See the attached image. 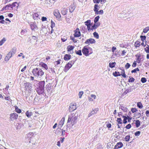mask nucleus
Returning a JSON list of instances; mask_svg holds the SVG:
<instances>
[{
	"mask_svg": "<svg viewBox=\"0 0 149 149\" xmlns=\"http://www.w3.org/2000/svg\"><path fill=\"white\" fill-rule=\"evenodd\" d=\"M45 84V81H40L38 83V86L36 88V91L37 93L39 95H44L45 94L44 90Z\"/></svg>",
	"mask_w": 149,
	"mask_h": 149,
	"instance_id": "nucleus-1",
	"label": "nucleus"
},
{
	"mask_svg": "<svg viewBox=\"0 0 149 149\" xmlns=\"http://www.w3.org/2000/svg\"><path fill=\"white\" fill-rule=\"evenodd\" d=\"M32 73L35 77L38 78H41L44 74V71L40 68H34L32 70Z\"/></svg>",
	"mask_w": 149,
	"mask_h": 149,
	"instance_id": "nucleus-2",
	"label": "nucleus"
},
{
	"mask_svg": "<svg viewBox=\"0 0 149 149\" xmlns=\"http://www.w3.org/2000/svg\"><path fill=\"white\" fill-rule=\"evenodd\" d=\"M77 119V116L74 113H71L68 116V123L71 122L72 125L75 124Z\"/></svg>",
	"mask_w": 149,
	"mask_h": 149,
	"instance_id": "nucleus-3",
	"label": "nucleus"
},
{
	"mask_svg": "<svg viewBox=\"0 0 149 149\" xmlns=\"http://www.w3.org/2000/svg\"><path fill=\"white\" fill-rule=\"evenodd\" d=\"M82 52L83 54L86 56H88L89 55L92 53V50L91 48L88 47V46H84L82 50Z\"/></svg>",
	"mask_w": 149,
	"mask_h": 149,
	"instance_id": "nucleus-4",
	"label": "nucleus"
},
{
	"mask_svg": "<svg viewBox=\"0 0 149 149\" xmlns=\"http://www.w3.org/2000/svg\"><path fill=\"white\" fill-rule=\"evenodd\" d=\"M24 86L25 90L28 92H30L32 90V84L29 82H26L24 83Z\"/></svg>",
	"mask_w": 149,
	"mask_h": 149,
	"instance_id": "nucleus-5",
	"label": "nucleus"
},
{
	"mask_svg": "<svg viewBox=\"0 0 149 149\" xmlns=\"http://www.w3.org/2000/svg\"><path fill=\"white\" fill-rule=\"evenodd\" d=\"M45 89L47 93L49 94H51L52 93L54 88L51 83H48L46 86Z\"/></svg>",
	"mask_w": 149,
	"mask_h": 149,
	"instance_id": "nucleus-6",
	"label": "nucleus"
},
{
	"mask_svg": "<svg viewBox=\"0 0 149 149\" xmlns=\"http://www.w3.org/2000/svg\"><path fill=\"white\" fill-rule=\"evenodd\" d=\"M77 109L75 103H71L69 106V110L70 112H72Z\"/></svg>",
	"mask_w": 149,
	"mask_h": 149,
	"instance_id": "nucleus-7",
	"label": "nucleus"
},
{
	"mask_svg": "<svg viewBox=\"0 0 149 149\" xmlns=\"http://www.w3.org/2000/svg\"><path fill=\"white\" fill-rule=\"evenodd\" d=\"M10 116V120L12 121L16 120L18 117V115L15 113H11Z\"/></svg>",
	"mask_w": 149,
	"mask_h": 149,
	"instance_id": "nucleus-8",
	"label": "nucleus"
},
{
	"mask_svg": "<svg viewBox=\"0 0 149 149\" xmlns=\"http://www.w3.org/2000/svg\"><path fill=\"white\" fill-rule=\"evenodd\" d=\"M31 28L32 30L36 31L38 29V28L35 23L31 22L30 24Z\"/></svg>",
	"mask_w": 149,
	"mask_h": 149,
	"instance_id": "nucleus-9",
	"label": "nucleus"
},
{
	"mask_svg": "<svg viewBox=\"0 0 149 149\" xmlns=\"http://www.w3.org/2000/svg\"><path fill=\"white\" fill-rule=\"evenodd\" d=\"M95 40L93 38H90L87 39L85 42L86 44L89 45L90 44H94L95 42Z\"/></svg>",
	"mask_w": 149,
	"mask_h": 149,
	"instance_id": "nucleus-10",
	"label": "nucleus"
},
{
	"mask_svg": "<svg viewBox=\"0 0 149 149\" xmlns=\"http://www.w3.org/2000/svg\"><path fill=\"white\" fill-rule=\"evenodd\" d=\"M99 109L98 108L95 109H93V111H91L89 114H88V117H90L91 116L94 115L97 113Z\"/></svg>",
	"mask_w": 149,
	"mask_h": 149,
	"instance_id": "nucleus-11",
	"label": "nucleus"
},
{
	"mask_svg": "<svg viewBox=\"0 0 149 149\" xmlns=\"http://www.w3.org/2000/svg\"><path fill=\"white\" fill-rule=\"evenodd\" d=\"M2 10H13L12 8V7L11 5L9 4L8 5H6L5 7H4L2 8Z\"/></svg>",
	"mask_w": 149,
	"mask_h": 149,
	"instance_id": "nucleus-12",
	"label": "nucleus"
},
{
	"mask_svg": "<svg viewBox=\"0 0 149 149\" xmlns=\"http://www.w3.org/2000/svg\"><path fill=\"white\" fill-rule=\"evenodd\" d=\"M74 37H79L80 36V32L79 31V28H77L76 29L74 32Z\"/></svg>",
	"mask_w": 149,
	"mask_h": 149,
	"instance_id": "nucleus-13",
	"label": "nucleus"
},
{
	"mask_svg": "<svg viewBox=\"0 0 149 149\" xmlns=\"http://www.w3.org/2000/svg\"><path fill=\"white\" fill-rule=\"evenodd\" d=\"M72 67V65H70L69 63H67L64 67V71L66 72Z\"/></svg>",
	"mask_w": 149,
	"mask_h": 149,
	"instance_id": "nucleus-14",
	"label": "nucleus"
},
{
	"mask_svg": "<svg viewBox=\"0 0 149 149\" xmlns=\"http://www.w3.org/2000/svg\"><path fill=\"white\" fill-rule=\"evenodd\" d=\"M93 2L95 3H98L100 2L102 4H104L106 2V0H93Z\"/></svg>",
	"mask_w": 149,
	"mask_h": 149,
	"instance_id": "nucleus-15",
	"label": "nucleus"
},
{
	"mask_svg": "<svg viewBox=\"0 0 149 149\" xmlns=\"http://www.w3.org/2000/svg\"><path fill=\"white\" fill-rule=\"evenodd\" d=\"M123 146V144L122 142H118L115 146L114 148L115 149H118L122 147Z\"/></svg>",
	"mask_w": 149,
	"mask_h": 149,
	"instance_id": "nucleus-16",
	"label": "nucleus"
},
{
	"mask_svg": "<svg viewBox=\"0 0 149 149\" xmlns=\"http://www.w3.org/2000/svg\"><path fill=\"white\" fill-rule=\"evenodd\" d=\"M12 54L11 52H9L6 55L5 58V60L7 61L12 56Z\"/></svg>",
	"mask_w": 149,
	"mask_h": 149,
	"instance_id": "nucleus-17",
	"label": "nucleus"
},
{
	"mask_svg": "<svg viewBox=\"0 0 149 149\" xmlns=\"http://www.w3.org/2000/svg\"><path fill=\"white\" fill-rule=\"evenodd\" d=\"M54 15L57 18H59L61 17V15L59 13L58 10H56L54 12Z\"/></svg>",
	"mask_w": 149,
	"mask_h": 149,
	"instance_id": "nucleus-18",
	"label": "nucleus"
},
{
	"mask_svg": "<svg viewBox=\"0 0 149 149\" xmlns=\"http://www.w3.org/2000/svg\"><path fill=\"white\" fill-rule=\"evenodd\" d=\"M65 121V118L63 117L61 119V121H60L58 126L59 127H61L64 123Z\"/></svg>",
	"mask_w": 149,
	"mask_h": 149,
	"instance_id": "nucleus-19",
	"label": "nucleus"
},
{
	"mask_svg": "<svg viewBox=\"0 0 149 149\" xmlns=\"http://www.w3.org/2000/svg\"><path fill=\"white\" fill-rule=\"evenodd\" d=\"M40 16L38 13H35L33 15V17L34 19L38 20L40 19Z\"/></svg>",
	"mask_w": 149,
	"mask_h": 149,
	"instance_id": "nucleus-20",
	"label": "nucleus"
},
{
	"mask_svg": "<svg viewBox=\"0 0 149 149\" xmlns=\"http://www.w3.org/2000/svg\"><path fill=\"white\" fill-rule=\"evenodd\" d=\"M75 8L74 5L73 4L70 6L69 7V11L71 13H72L74 11Z\"/></svg>",
	"mask_w": 149,
	"mask_h": 149,
	"instance_id": "nucleus-21",
	"label": "nucleus"
},
{
	"mask_svg": "<svg viewBox=\"0 0 149 149\" xmlns=\"http://www.w3.org/2000/svg\"><path fill=\"white\" fill-rule=\"evenodd\" d=\"M131 89H130V87H129L128 89H126L125 90L124 92L123 93V95H126L128 93L132 92V90H131Z\"/></svg>",
	"mask_w": 149,
	"mask_h": 149,
	"instance_id": "nucleus-22",
	"label": "nucleus"
},
{
	"mask_svg": "<svg viewBox=\"0 0 149 149\" xmlns=\"http://www.w3.org/2000/svg\"><path fill=\"white\" fill-rule=\"evenodd\" d=\"M100 24L99 23L95 24L93 26H92L91 29L92 30H93V29H96L98 26H100Z\"/></svg>",
	"mask_w": 149,
	"mask_h": 149,
	"instance_id": "nucleus-23",
	"label": "nucleus"
},
{
	"mask_svg": "<svg viewBox=\"0 0 149 149\" xmlns=\"http://www.w3.org/2000/svg\"><path fill=\"white\" fill-rule=\"evenodd\" d=\"M71 56L70 55L66 54L64 56V59L65 61L69 60L70 59Z\"/></svg>",
	"mask_w": 149,
	"mask_h": 149,
	"instance_id": "nucleus-24",
	"label": "nucleus"
},
{
	"mask_svg": "<svg viewBox=\"0 0 149 149\" xmlns=\"http://www.w3.org/2000/svg\"><path fill=\"white\" fill-rule=\"evenodd\" d=\"M135 56L137 58L136 59V61L137 63H140L141 59V55H139L137 56V55H135Z\"/></svg>",
	"mask_w": 149,
	"mask_h": 149,
	"instance_id": "nucleus-25",
	"label": "nucleus"
},
{
	"mask_svg": "<svg viewBox=\"0 0 149 149\" xmlns=\"http://www.w3.org/2000/svg\"><path fill=\"white\" fill-rule=\"evenodd\" d=\"M11 5L12 6L13 9L15 7L17 9L18 6H19V4L17 2H15L13 3Z\"/></svg>",
	"mask_w": 149,
	"mask_h": 149,
	"instance_id": "nucleus-26",
	"label": "nucleus"
},
{
	"mask_svg": "<svg viewBox=\"0 0 149 149\" xmlns=\"http://www.w3.org/2000/svg\"><path fill=\"white\" fill-rule=\"evenodd\" d=\"M74 47L73 46L69 45L67 47V49L68 51H70L73 50Z\"/></svg>",
	"mask_w": 149,
	"mask_h": 149,
	"instance_id": "nucleus-27",
	"label": "nucleus"
},
{
	"mask_svg": "<svg viewBox=\"0 0 149 149\" xmlns=\"http://www.w3.org/2000/svg\"><path fill=\"white\" fill-rule=\"evenodd\" d=\"M99 7V5L98 4H95L94 6V11L95 12V13L97 12L98 10V8Z\"/></svg>",
	"mask_w": 149,
	"mask_h": 149,
	"instance_id": "nucleus-28",
	"label": "nucleus"
},
{
	"mask_svg": "<svg viewBox=\"0 0 149 149\" xmlns=\"http://www.w3.org/2000/svg\"><path fill=\"white\" fill-rule=\"evenodd\" d=\"M26 115L27 117L29 118L32 116V113L31 112L27 111L26 113Z\"/></svg>",
	"mask_w": 149,
	"mask_h": 149,
	"instance_id": "nucleus-29",
	"label": "nucleus"
},
{
	"mask_svg": "<svg viewBox=\"0 0 149 149\" xmlns=\"http://www.w3.org/2000/svg\"><path fill=\"white\" fill-rule=\"evenodd\" d=\"M120 109L125 112H126L127 111V109L126 107L123 106H121L120 107Z\"/></svg>",
	"mask_w": 149,
	"mask_h": 149,
	"instance_id": "nucleus-30",
	"label": "nucleus"
},
{
	"mask_svg": "<svg viewBox=\"0 0 149 149\" xmlns=\"http://www.w3.org/2000/svg\"><path fill=\"white\" fill-rule=\"evenodd\" d=\"M121 70H122V71L121 72V75L124 77V78H126V75H125V70H124V69H120Z\"/></svg>",
	"mask_w": 149,
	"mask_h": 149,
	"instance_id": "nucleus-31",
	"label": "nucleus"
},
{
	"mask_svg": "<svg viewBox=\"0 0 149 149\" xmlns=\"http://www.w3.org/2000/svg\"><path fill=\"white\" fill-rule=\"evenodd\" d=\"M113 75L115 77L120 76L121 75V74H120V72H117L116 71H115L113 73Z\"/></svg>",
	"mask_w": 149,
	"mask_h": 149,
	"instance_id": "nucleus-32",
	"label": "nucleus"
},
{
	"mask_svg": "<svg viewBox=\"0 0 149 149\" xmlns=\"http://www.w3.org/2000/svg\"><path fill=\"white\" fill-rule=\"evenodd\" d=\"M116 64V63L114 62L112 63H109V66L111 68H113L115 67V65Z\"/></svg>",
	"mask_w": 149,
	"mask_h": 149,
	"instance_id": "nucleus-33",
	"label": "nucleus"
},
{
	"mask_svg": "<svg viewBox=\"0 0 149 149\" xmlns=\"http://www.w3.org/2000/svg\"><path fill=\"white\" fill-rule=\"evenodd\" d=\"M137 106L140 109L142 108L143 107L142 104L140 102H138L137 103Z\"/></svg>",
	"mask_w": 149,
	"mask_h": 149,
	"instance_id": "nucleus-34",
	"label": "nucleus"
},
{
	"mask_svg": "<svg viewBox=\"0 0 149 149\" xmlns=\"http://www.w3.org/2000/svg\"><path fill=\"white\" fill-rule=\"evenodd\" d=\"M6 38H4L1 41H0V46L2 45L6 41Z\"/></svg>",
	"mask_w": 149,
	"mask_h": 149,
	"instance_id": "nucleus-35",
	"label": "nucleus"
},
{
	"mask_svg": "<svg viewBox=\"0 0 149 149\" xmlns=\"http://www.w3.org/2000/svg\"><path fill=\"white\" fill-rule=\"evenodd\" d=\"M135 124L136 127H138L140 125V122L139 120H136Z\"/></svg>",
	"mask_w": 149,
	"mask_h": 149,
	"instance_id": "nucleus-36",
	"label": "nucleus"
},
{
	"mask_svg": "<svg viewBox=\"0 0 149 149\" xmlns=\"http://www.w3.org/2000/svg\"><path fill=\"white\" fill-rule=\"evenodd\" d=\"M93 35L94 37L96 38L97 39H98L99 38V36L98 33L96 32H94L93 33Z\"/></svg>",
	"mask_w": 149,
	"mask_h": 149,
	"instance_id": "nucleus-37",
	"label": "nucleus"
},
{
	"mask_svg": "<svg viewBox=\"0 0 149 149\" xmlns=\"http://www.w3.org/2000/svg\"><path fill=\"white\" fill-rule=\"evenodd\" d=\"M70 39L74 43L76 42H77V40L75 39V38L74 37L71 36H70Z\"/></svg>",
	"mask_w": 149,
	"mask_h": 149,
	"instance_id": "nucleus-38",
	"label": "nucleus"
},
{
	"mask_svg": "<svg viewBox=\"0 0 149 149\" xmlns=\"http://www.w3.org/2000/svg\"><path fill=\"white\" fill-rule=\"evenodd\" d=\"M103 13V11L102 10H101L100 11H98L97 12L95 13V14L96 15L101 14L102 15Z\"/></svg>",
	"mask_w": 149,
	"mask_h": 149,
	"instance_id": "nucleus-39",
	"label": "nucleus"
},
{
	"mask_svg": "<svg viewBox=\"0 0 149 149\" xmlns=\"http://www.w3.org/2000/svg\"><path fill=\"white\" fill-rule=\"evenodd\" d=\"M22 125L21 123H17L16 125V128L17 129H19L21 128Z\"/></svg>",
	"mask_w": 149,
	"mask_h": 149,
	"instance_id": "nucleus-40",
	"label": "nucleus"
},
{
	"mask_svg": "<svg viewBox=\"0 0 149 149\" xmlns=\"http://www.w3.org/2000/svg\"><path fill=\"white\" fill-rule=\"evenodd\" d=\"M149 30V27H146L143 29V32L144 33H146Z\"/></svg>",
	"mask_w": 149,
	"mask_h": 149,
	"instance_id": "nucleus-41",
	"label": "nucleus"
},
{
	"mask_svg": "<svg viewBox=\"0 0 149 149\" xmlns=\"http://www.w3.org/2000/svg\"><path fill=\"white\" fill-rule=\"evenodd\" d=\"M34 134L33 132H30L27 134V137L31 138L33 135Z\"/></svg>",
	"mask_w": 149,
	"mask_h": 149,
	"instance_id": "nucleus-42",
	"label": "nucleus"
},
{
	"mask_svg": "<svg viewBox=\"0 0 149 149\" xmlns=\"http://www.w3.org/2000/svg\"><path fill=\"white\" fill-rule=\"evenodd\" d=\"M41 66H42V68H45L46 70H47L48 69V68L47 66V64H46L43 63L41 65Z\"/></svg>",
	"mask_w": 149,
	"mask_h": 149,
	"instance_id": "nucleus-43",
	"label": "nucleus"
},
{
	"mask_svg": "<svg viewBox=\"0 0 149 149\" xmlns=\"http://www.w3.org/2000/svg\"><path fill=\"white\" fill-rule=\"evenodd\" d=\"M100 18V17L99 16H97L94 19V22L95 23H96L99 20V19Z\"/></svg>",
	"mask_w": 149,
	"mask_h": 149,
	"instance_id": "nucleus-44",
	"label": "nucleus"
},
{
	"mask_svg": "<svg viewBox=\"0 0 149 149\" xmlns=\"http://www.w3.org/2000/svg\"><path fill=\"white\" fill-rule=\"evenodd\" d=\"M117 121L118 124H122V120L120 118H118Z\"/></svg>",
	"mask_w": 149,
	"mask_h": 149,
	"instance_id": "nucleus-45",
	"label": "nucleus"
},
{
	"mask_svg": "<svg viewBox=\"0 0 149 149\" xmlns=\"http://www.w3.org/2000/svg\"><path fill=\"white\" fill-rule=\"evenodd\" d=\"M75 53L80 56H81L82 55L81 51V50H79L78 51H75Z\"/></svg>",
	"mask_w": 149,
	"mask_h": 149,
	"instance_id": "nucleus-46",
	"label": "nucleus"
},
{
	"mask_svg": "<svg viewBox=\"0 0 149 149\" xmlns=\"http://www.w3.org/2000/svg\"><path fill=\"white\" fill-rule=\"evenodd\" d=\"M135 46L136 47H139L140 45V42L139 41H137L134 44Z\"/></svg>",
	"mask_w": 149,
	"mask_h": 149,
	"instance_id": "nucleus-47",
	"label": "nucleus"
},
{
	"mask_svg": "<svg viewBox=\"0 0 149 149\" xmlns=\"http://www.w3.org/2000/svg\"><path fill=\"white\" fill-rule=\"evenodd\" d=\"M130 136L129 135H127L125 136V140L126 141H129L130 139Z\"/></svg>",
	"mask_w": 149,
	"mask_h": 149,
	"instance_id": "nucleus-48",
	"label": "nucleus"
},
{
	"mask_svg": "<svg viewBox=\"0 0 149 149\" xmlns=\"http://www.w3.org/2000/svg\"><path fill=\"white\" fill-rule=\"evenodd\" d=\"M15 110L16 112L18 113H20L21 112V110L20 109H19L18 107H16L15 108Z\"/></svg>",
	"mask_w": 149,
	"mask_h": 149,
	"instance_id": "nucleus-49",
	"label": "nucleus"
},
{
	"mask_svg": "<svg viewBox=\"0 0 149 149\" xmlns=\"http://www.w3.org/2000/svg\"><path fill=\"white\" fill-rule=\"evenodd\" d=\"M140 38H141V40L143 41L144 42L146 38V37L145 36H140Z\"/></svg>",
	"mask_w": 149,
	"mask_h": 149,
	"instance_id": "nucleus-50",
	"label": "nucleus"
},
{
	"mask_svg": "<svg viewBox=\"0 0 149 149\" xmlns=\"http://www.w3.org/2000/svg\"><path fill=\"white\" fill-rule=\"evenodd\" d=\"M51 27L52 29L53 27H54L55 26V23L52 20L51 22Z\"/></svg>",
	"mask_w": 149,
	"mask_h": 149,
	"instance_id": "nucleus-51",
	"label": "nucleus"
},
{
	"mask_svg": "<svg viewBox=\"0 0 149 149\" xmlns=\"http://www.w3.org/2000/svg\"><path fill=\"white\" fill-rule=\"evenodd\" d=\"M138 110L136 109L135 108H132L131 109V111L133 113H134L135 112H136Z\"/></svg>",
	"mask_w": 149,
	"mask_h": 149,
	"instance_id": "nucleus-52",
	"label": "nucleus"
},
{
	"mask_svg": "<svg viewBox=\"0 0 149 149\" xmlns=\"http://www.w3.org/2000/svg\"><path fill=\"white\" fill-rule=\"evenodd\" d=\"M91 20H88L85 22V24L86 26L89 25H91Z\"/></svg>",
	"mask_w": 149,
	"mask_h": 149,
	"instance_id": "nucleus-53",
	"label": "nucleus"
},
{
	"mask_svg": "<svg viewBox=\"0 0 149 149\" xmlns=\"http://www.w3.org/2000/svg\"><path fill=\"white\" fill-rule=\"evenodd\" d=\"M135 80V79L133 77L130 78V79H129L128 81L130 82H134Z\"/></svg>",
	"mask_w": 149,
	"mask_h": 149,
	"instance_id": "nucleus-54",
	"label": "nucleus"
},
{
	"mask_svg": "<svg viewBox=\"0 0 149 149\" xmlns=\"http://www.w3.org/2000/svg\"><path fill=\"white\" fill-rule=\"evenodd\" d=\"M139 71V70L138 68H135V69L132 70L131 72L133 73H136L137 71Z\"/></svg>",
	"mask_w": 149,
	"mask_h": 149,
	"instance_id": "nucleus-55",
	"label": "nucleus"
},
{
	"mask_svg": "<svg viewBox=\"0 0 149 149\" xmlns=\"http://www.w3.org/2000/svg\"><path fill=\"white\" fill-rule=\"evenodd\" d=\"M67 13V11L65 9H64L61 11V13L63 15H65Z\"/></svg>",
	"mask_w": 149,
	"mask_h": 149,
	"instance_id": "nucleus-56",
	"label": "nucleus"
},
{
	"mask_svg": "<svg viewBox=\"0 0 149 149\" xmlns=\"http://www.w3.org/2000/svg\"><path fill=\"white\" fill-rule=\"evenodd\" d=\"M146 81L147 80L146 79L145 77H142L141 79V82L143 83H144L146 82Z\"/></svg>",
	"mask_w": 149,
	"mask_h": 149,
	"instance_id": "nucleus-57",
	"label": "nucleus"
},
{
	"mask_svg": "<svg viewBox=\"0 0 149 149\" xmlns=\"http://www.w3.org/2000/svg\"><path fill=\"white\" fill-rule=\"evenodd\" d=\"M130 64L128 63H127L125 65V67L126 68V69H128L130 67Z\"/></svg>",
	"mask_w": 149,
	"mask_h": 149,
	"instance_id": "nucleus-58",
	"label": "nucleus"
},
{
	"mask_svg": "<svg viewBox=\"0 0 149 149\" xmlns=\"http://www.w3.org/2000/svg\"><path fill=\"white\" fill-rule=\"evenodd\" d=\"M56 36V35L54 33H52L50 37L51 38L54 39L55 38Z\"/></svg>",
	"mask_w": 149,
	"mask_h": 149,
	"instance_id": "nucleus-59",
	"label": "nucleus"
},
{
	"mask_svg": "<svg viewBox=\"0 0 149 149\" xmlns=\"http://www.w3.org/2000/svg\"><path fill=\"white\" fill-rule=\"evenodd\" d=\"M140 133L141 132L138 131L135 133L134 135L135 136H138L140 135Z\"/></svg>",
	"mask_w": 149,
	"mask_h": 149,
	"instance_id": "nucleus-60",
	"label": "nucleus"
},
{
	"mask_svg": "<svg viewBox=\"0 0 149 149\" xmlns=\"http://www.w3.org/2000/svg\"><path fill=\"white\" fill-rule=\"evenodd\" d=\"M5 99L6 100L10 101V100H11L10 98V97L9 96H6L5 97Z\"/></svg>",
	"mask_w": 149,
	"mask_h": 149,
	"instance_id": "nucleus-61",
	"label": "nucleus"
},
{
	"mask_svg": "<svg viewBox=\"0 0 149 149\" xmlns=\"http://www.w3.org/2000/svg\"><path fill=\"white\" fill-rule=\"evenodd\" d=\"M49 72L50 73H55V71L53 68H49Z\"/></svg>",
	"mask_w": 149,
	"mask_h": 149,
	"instance_id": "nucleus-62",
	"label": "nucleus"
},
{
	"mask_svg": "<svg viewBox=\"0 0 149 149\" xmlns=\"http://www.w3.org/2000/svg\"><path fill=\"white\" fill-rule=\"evenodd\" d=\"M145 51L147 53H149V48L148 46L145 48Z\"/></svg>",
	"mask_w": 149,
	"mask_h": 149,
	"instance_id": "nucleus-63",
	"label": "nucleus"
},
{
	"mask_svg": "<svg viewBox=\"0 0 149 149\" xmlns=\"http://www.w3.org/2000/svg\"><path fill=\"white\" fill-rule=\"evenodd\" d=\"M83 93H84V92L82 91H80L79 92V98H81V96H82V95H83Z\"/></svg>",
	"mask_w": 149,
	"mask_h": 149,
	"instance_id": "nucleus-64",
	"label": "nucleus"
}]
</instances>
